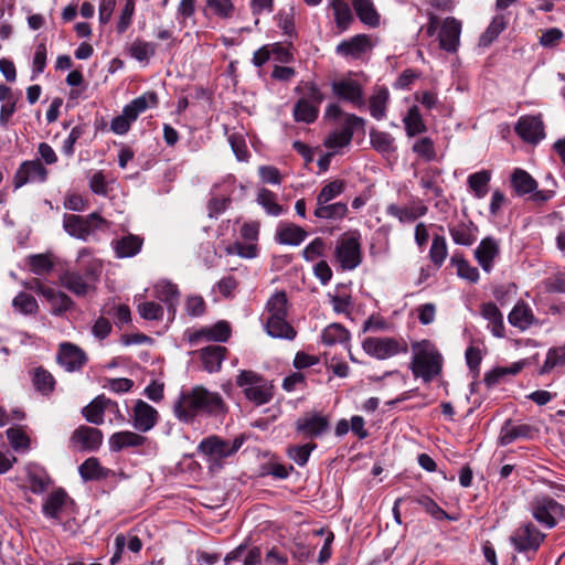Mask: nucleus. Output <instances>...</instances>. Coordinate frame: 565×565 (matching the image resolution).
Listing matches in <instances>:
<instances>
[{
	"label": "nucleus",
	"instance_id": "obj_15",
	"mask_svg": "<svg viewBox=\"0 0 565 565\" xmlns=\"http://www.w3.org/2000/svg\"><path fill=\"white\" fill-rule=\"evenodd\" d=\"M60 284L77 297H85L96 290V286L78 270L66 269L60 275Z\"/></svg>",
	"mask_w": 565,
	"mask_h": 565
},
{
	"label": "nucleus",
	"instance_id": "obj_61",
	"mask_svg": "<svg viewBox=\"0 0 565 565\" xmlns=\"http://www.w3.org/2000/svg\"><path fill=\"white\" fill-rule=\"evenodd\" d=\"M439 175V171L437 169H427L425 170L419 180L420 186L426 192H433L436 196L441 195V189L437 184V177Z\"/></svg>",
	"mask_w": 565,
	"mask_h": 565
},
{
	"label": "nucleus",
	"instance_id": "obj_29",
	"mask_svg": "<svg viewBox=\"0 0 565 565\" xmlns=\"http://www.w3.org/2000/svg\"><path fill=\"white\" fill-rule=\"evenodd\" d=\"M452 241L458 245L470 246L477 241L478 227L470 220L448 226Z\"/></svg>",
	"mask_w": 565,
	"mask_h": 565
},
{
	"label": "nucleus",
	"instance_id": "obj_14",
	"mask_svg": "<svg viewBox=\"0 0 565 565\" xmlns=\"http://www.w3.org/2000/svg\"><path fill=\"white\" fill-rule=\"evenodd\" d=\"M329 427V418L317 412L306 413L295 423L296 431L305 438L320 437L328 431Z\"/></svg>",
	"mask_w": 565,
	"mask_h": 565
},
{
	"label": "nucleus",
	"instance_id": "obj_34",
	"mask_svg": "<svg viewBox=\"0 0 565 565\" xmlns=\"http://www.w3.org/2000/svg\"><path fill=\"white\" fill-rule=\"evenodd\" d=\"M307 236L303 228L291 223L279 224L276 239L284 245H299Z\"/></svg>",
	"mask_w": 565,
	"mask_h": 565
},
{
	"label": "nucleus",
	"instance_id": "obj_27",
	"mask_svg": "<svg viewBox=\"0 0 565 565\" xmlns=\"http://www.w3.org/2000/svg\"><path fill=\"white\" fill-rule=\"evenodd\" d=\"M428 209L423 202H412L406 206H399L397 204H390L386 207L388 215L396 217L401 223H411L416 221L418 217L424 216Z\"/></svg>",
	"mask_w": 565,
	"mask_h": 565
},
{
	"label": "nucleus",
	"instance_id": "obj_49",
	"mask_svg": "<svg viewBox=\"0 0 565 565\" xmlns=\"http://www.w3.org/2000/svg\"><path fill=\"white\" fill-rule=\"evenodd\" d=\"M321 338L324 344L334 345L348 342L350 333L342 324L331 323L323 330Z\"/></svg>",
	"mask_w": 565,
	"mask_h": 565
},
{
	"label": "nucleus",
	"instance_id": "obj_64",
	"mask_svg": "<svg viewBox=\"0 0 565 565\" xmlns=\"http://www.w3.org/2000/svg\"><path fill=\"white\" fill-rule=\"evenodd\" d=\"M185 312L190 317H201L206 310V305L201 296H189L185 300Z\"/></svg>",
	"mask_w": 565,
	"mask_h": 565
},
{
	"label": "nucleus",
	"instance_id": "obj_30",
	"mask_svg": "<svg viewBox=\"0 0 565 565\" xmlns=\"http://www.w3.org/2000/svg\"><path fill=\"white\" fill-rule=\"evenodd\" d=\"M152 369L147 370L146 373L150 376V383L143 388V394L157 403L163 398L164 383L158 377L162 374V364L160 361L151 362Z\"/></svg>",
	"mask_w": 565,
	"mask_h": 565
},
{
	"label": "nucleus",
	"instance_id": "obj_2",
	"mask_svg": "<svg viewBox=\"0 0 565 565\" xmlns=\"http://www.w3.org/2000/svg\"><path fill=\"white\" fill-rule=\"evenodd\" d=\"M288 298L285 291H276L267 300L262 315L267 334L275 339L294 340L297 335L295 328L287 321Z\"/></svg>",
	"mask_w": 565,
	"mask_h": 565
},
{
	"label": "nucleus",
	"instance_id": "obj_8",
	"mask_svg": "<svg viewBox=\"0 0 565 565\" xmlns=\"http://www.w3.org/2000/svg\"><path fill=\"white\" fill-rule=\"evenodd\" d=\"M305 89L306 94L295 104L292 115L297 122L312 124L318 118L324 95L315 83H307Z\"/></svg>",
	"mask_w": 565,
	"mask_h": 565
},
{
	"label": "nucleus",
	"instance_id": "obj_50",
	"mask_svg": "<svg viewBox=\"0 0 565 565\" xmlns=\"http://www.w3.org/2000/svg\"><path fill=\"white\" fill-rule=\"evenodd\" d=\"M140 437L131 431L115 433L109 438V448L111 451H120L127 447L138 446Z\"/></svg>",
	"mask_w": 565,
	"mask_h": 565
},
{
	"label": "nucleus",
	"instance_id": "obj_4",
	"mask_svg": "<svg viewBox=\"0 0 565 565\" xmlns=\"http://www.w3.org/2000/svg\"><path fill=\"white\" fill-rule=\"evenodd\" d=\"M63 228L70 236L86 242L94 233L107 231L109 222L96 212L87 216L64 214Z\"/></svg>",
	"mask_w": 565,
	"mask_h": 565
},
{
	"label": "nucleus",
	"instance_id": "obj_31",
	"mask_svg": "<svg viewBox=\"0 0 565 565\" xmlns=\"http://www.w3.org/2000/svg\"><path fill=\"white\" fill-rule=\"evenodd\" d=\"M226 352L227 350L225 347L216 344L203 348L200 352V356L204 369L210 373L220 371Z\"/></svg>",
	"mask_w": 565,
	"mask_h": 565
},
{
	"label": "nucleus",
	"instance_id": "obj_43",
	"mask_svg": "<svg viewBox=\"0 0 565 565\" xmlns=\"http://www.w3.org/2000/svg\"><path fill=\"white\" fill-rule=\"evenodd\" d=\"M45 291V299L50 303L51 312L54 316H60L70 310L74 306V301L72 300V298L67 296L65 292L54 290L53 288L51 290Z\"/></svg>",
	"mask_w": 565,
	"mask_h": 565
},
{
	"label": "nucleus",
	"instance_id": "obj_60",
	"mask_svg": "<svg viewBox=\"0 0 565 565\" xmlns=\"http://www.w3.org/2000/svg\"><path fill=\"white\" fill-rule=\"evenodd\" d=\"M415 502L422 505L427 513H429L434 519L441 520H451V518L431 498L427 495H422L415 499Z\"/></svg>",
	"mask_w": 565,
	"mask_h": 565
},
{
	"label": "nucleus",
	"instance_id": "obj_9",
	"mask_svg": "<svg viewBox=\"0 0 565 565\" xmlns=\"http://www.w3.org/2000/svg\"><path fill=\"white\" fill-rule=\"evenodd\" d=\"M362 348L366 354L379 360L390 359L401 353H407L408 345L404 339L387 337H369Z\"/></svg>",
	"mask_w": 565,
	"mask_h": 565
},
{
	"label": "nucleus",
	"instance_id": "obj_44",
	"mask_svg": "<svg viewBox=\"0 0 565 565\" xmlns=\"http://www.w3.org/2000/svg\"><path fill=\"white\" fill-rule=\"evenodd\" d=\"M403 122L408 137H414L427 130L417 106H413L408 109L406 116L403 118Z\"/></svg>",
	"mask_w": 565,
	"mask_h": 565
},
{
	"label": "nucleus",
	"instance_id": "obj_3",
	"mask_svg": "<svg viewBox=\"0 0 565 565\" xmlns=\"http://www.w3.org/2000/svg\"><path fill=\"white\" fill-rule=\"evenodd\" d=\"M414 355L411 370L415 377L428 383L436 377L443 367V356L437 348L428 340L413 344Z\"/></svg>",
	"mask_w": 565,
	"mask_h": 565
},
{
	"label": "nucleus",
	"instance_id": "obj_7",
	"mask_svg": "<svg viewBox=\"0 0 565 565\" xmlns=\"http://www.w3.org/2000/svg\"><path fill=\"white\" fill-rule=\"evenodd\" d=\"M529 510L533 519L545 529H553L564 514V507L545 494L535 495L529 503Z\"/></svg>",
	"mask_w": 565,
	"mask_h": 565
},
{
	"label": "nucleus",
	"instance_id": "obj_40",
	"mask_svg": "<svg viewBox=\"0 0 565 565\" xmlns=\"http://www.w3.org/2000/svg\"><path fill=\"white\" fill-rule=\"evenodd\" d=\"M111 246L118 258H127L135 256L139 252L141 242L138 236L129 234L113 241Z\"/></svg>",
	"mask_w": 565,
	"mask_h": 565
},
{
	"label": "nucleus",
	"instance_id": "obj_57",
	"mask_svg": "<svg viewBox=\"0 0 565 565\" xmlns=\"http://www.w3.org/2000/svg\"><path fill=\"white\" fill-rule=\"evenodd\" d=\"M565 365V347L552 348L546 354L545 362L540 374L550 373L556 366Z\"/></svg>",
	"mask_w": 565,
	"mask_h": 565
},
{
	"label": "nucleus",
	"instance_id": "obj_22",
	"mask_svg": "<svg viewBox=\"0 0 565 565\" xmlns=\"http://www.w3.org/2000/svg\"><path fill=\"white\" fill-rule=\"evenodd\" d=\"M500 255L499 242L491 237H484L475 250V257L480 267L490 273L493 268L494 259Z\"/></svg>",
	"mask_w": 565,
	"mask_h": 565
},
{
	"label": "nucleus",
	"instance_id": "obj_48",
	"mask_svg": "<svg viewBox=\"0 0 565 565\" xmlns=\"http://www.w3.org/2000/svg\"><path fill=\"white\" fill-rule=\"evenodd\" d=\"M28 264L30 270L39 276L49 274L54 267L53 256L50 253L30 255Z\"/></svg>",
	"mask_w": 565,
	"mask_h": 565
},
{
	"label": "nucleus",
	"instance_id": "obj_17",
	"mask_svg": "<svg viewBox=\"0 0 565 565\" xmlns=\"http://www.w3.org/2000/svg\"><path fill=\"white\" fill-rule=\"evenodd\" d=\"M71 444L83 451H95L103 444V433L90 426L82 425L71 436Z\"/></svg>",
	"mask_w": 565,
	"mask_h": 565
},
{
	"label": "nucleus",
	"instance_id": "obj_33",
	"mask_svg": "<svg viewBox=\"0 0 565 565\" xmlns=\"http://www.w3.org/2000/svg\"><path fill=\"white\" fill-rule=\"evenodd\" d=\"M163 316L164 309L160 303L153 301L143 302V328H148L156 322L158 329L154 333L162 334L168 329V324L162 322Z\"/></svg>",
	"mask_w": 565,
	"mask_h": 565
},
{
	"label": "nucleus",
	"instance_id": "obj_10",
	"mask_svg": "<svg viewBox=\"0 0 565 565\" xmlns=\"http://www.w3.org/2000/svg\"><path fill=\"white\" fill-rule=\"evenodd\" d=\"M335 258L343 270L356 268L362 262L360 235L344 234L337 244Z\"/></svg>",
	"mask_w": 565,
	"mask_h": 565
},
{
	"label": "nucleus",
	"instance_id": "obj_1",
	"mask_svg": "<svg viewBox=\"0 0 565 565\" xmlns=\"http://www.w3.org/2000/svg\"><path fill=\"white\" fill-rule=\"evenodd\" d=\"M173 409L180 420L188 423L199 415H223L227 412V406L217 392L196 385L181 392Z\"/></svg>",
	"mask_w": 565,
	"mask_h": 565
},
{
	"label": "nucleus",
	"instance_id": "obj_28",
	"mask_svg": "<svg viewBox=\"0 0 565 565\" xmlns=\"http://www.w3.org/2000/svg\"><path fill=\"white\" fill-rule=\"evenodd\" d=\"M140 113L141 97H137L124 108L120 116L113 119L111 130L118 135L126 134L129 130L131 122L137 120Z\"/></svg>",
	"mask_w": 565,
	"mask_h": 565
},
{
	"label": "nucleus",
	"instance_id": "obj_25",
	"mask_svg": "<svg viewBox=\"0 0 565 565\" xmlns=\"http://www.w3.org/2000/svg\"><path fill=\"white\" fill-rule=\"evenodd\" d=\"M57 361L66 371L74 372L85 364L86 355L78 347L72 343H62Z\"/></svg>",
	"mask_w": 565,
	"mask_h": 565
},
{
	"label": "nucleus",
	"instance_id": "obj_12",
	"mask_svg": "<svg viewBox=\"0 0 565 565\" xmlns=\"http://www.w3.org/2000/svg\"><path fill=\"white\" fill-rule=\"evenodd\" d=\"M365 120L354 114H347L343 126L339 130L332 131L324 140V146L328 149L333 150V153L338 150L348 147L351 143L354 131L358 129H364Z\"/></svg>",
	"mask_w": 565,
	"mask_h": 565
},
{
	"label": "nucleus",
	"instance_id": "obj_37",
	"mask_svg": "<svg viewBox=\"0 0 565 565\" xmlns=\"http://www.w3.org/2000/svg\"><path fill=\"white\" fill-rule=\"evenodd\" d=\"M78 472L84 481H90L107 478L110 470L104 468L98 458L90 457L78 467Z\"/></svg>",
	"mask_w": 565,
	"mask_h": 565
},
{
	"label": "nucleus",
	"instance_id": "obj_5",
	"mask_svg": "<svg viewBox=\"0 0 565 565\" xmlns=\"http://www.w3.org/2000/svg\"><path fill=\"white\" fill-rule=\"evenodd\" d=\"M244 443L243 436H237L233 440H225L221 437L213 435L204 438L199 444V451H201L206 460L218 468L222 467L223 460L233 456L238 451Z\"/></svg>",
	"mask_w": 565,
	"mask_h": 565
},
{
	"label": "nucleus",
	"instance_id": "obj_58",
	"mask_svg": "<svg viewBox=\"0 0 565 565\" xmlns=\"http://www.w3.org/2000/svg\"><path fill=\"white\" fill-rule=\"evenodd\" d=\"M451 263L457 267V273L460 278L473 284L479 280L478 268L471 266L463 257L455 255L451 258Z\"/></svg>",
	"mask_w": 565,
	"mask_h": 565
},
{
	"label": "nucleus",
	"instance_id": "obj_26",
	"mask_svg": "<svg viewBox=\"0 0 565 565\" xmlns=\"http://www.w3.org/2000/svg\"><path fill=\"white\" fill-rule=\"evenodd\" d=\"M372 49V42L366 34H356L337 45L335 52L342 56L360 57Z\"/></svg>",
	"mask_w": 565,
	"mask_h": 565
},
{
	"label": "nucleus",
	"instance_id": "obj_35",
	"mask_svg": "<svg viewBox=\"0 0 565 565\" xmlns=\"http://www.w3.org/2000/svg\"><path fill=\"white\" fill-rule=\"evenodd\" d=\"M481 316L488 320L492 334L497 338L504 337L503 317L498 306L493 302H487L481 306Z\"/></svg>",
	"mask_w": 565,
	"mask_h": 565
},
{
	"label": "nucleus",
	"instance_id": "obj_32",
	"mask_svg": "<svg viewBox=\"0 0 565 565\" xmlns=\"http://www.w3.org/2000/svg\"><path fill=\"white\" fill-rule=\"evenodd\" d=\"M352 7L360 21L370 26L376 28L380 24V14L377 13L372 0H351Z\"/></svg>",
	"mask_w": 565,
	"mask_h": 565
},
{
	"label": "nucleus",
	"instance_id": "obj_38",
	"mask_svg": "<svg viewBox=\"0 0 565 565\" xmlns=\"http://www.w3.org/2000/svg\"><path fill=\"white\" fill-rule=\"evenodd\" d=\"M330 8L333 11L337 28L341 32L348 30L354 20L350 4L345 0H331Z\"/></svg>",
	"mask_w": 565,
	"mask_h": 565
},
{
	"label": "nucleus",
	"instance_id": "obj_13",
	"mask_svg": "<svg viewBox=\"0 0 565 565\" xmlns=\"http://www.w3.org/2000/svg\"><path fill=\"white\" fill-rule=\"evenodd\" d=\"M514 130L527 143L536 145L545 138V126L541 114L521 116Z\"/></svg>",
	"mask_w": 565,
	"mask_h": 565
},
{
	"label": "nucleus",
	"instance_id": "obj_18",
	"mask_svg": "<svg viewBox=\"0 0 565 565\" xmlns=\"http://www.w3.org/2000/svg\"><path fill=\"white\" fill-rule=\"evenodd\" d=\"M539 435V428L529 424L514 425L512 420H507L501 427L499 444L508 446L518 439L532 440Z\"/></svg>",
	"mask_w": 565,
	"mask_h": 565
},
{
	"label": "nucleus",
	"instance_id": "obj_46",
	"mask_svg": "<svg viewBox=\"0 0 565 565\" xmlns=\"http://www.w3.org/2000/svg\"><path fill=\"white\" fill-rule=\"evenodd\" d=\"M370 142L381 153L390 154L396 149L394 137L385 131L372 129L370 131Z\"/></svg>",
	"mask_w": 565,
	"mask_h": 565
},
{
	"label": "nucleus",
	"instance_id": "obj_20",
	"mask_svg": "<svg viewBox=\"0 0 565 565\" xmlns=\"http://www.w3.org/2000/svg\"><path fill=\"white\" fill-rule=\"evenodd\" d=\"M47 170L39 160L24 161L14 174V185L20 188L31 182H44Z\"/></svg>",
	"mask_w": 565,
	"mask_h": 565
},
{
	"label": "nucleus",
	"instance_id": "obj_6",
	"mask_svg": "<svg viewBox=\"0 0 565 565\" xmlns=\"http://www.w3.org/2000/svg\"><path fill=\"white\" fill-rule=\"evenodd\" d=\"M236 384L243 388L245 397L256 405H264L273 398V386L254 371H241Z\"/></svg>",
	"mask_w": 565,
	"mask_h": 565
},
{
	"label": "nucleus",
	"instance_id": "obj_63",
	"mask_svg": "<svg viewBox=\"0 0 565 565\" xmlns=\"http://www.w3.org/2000/svg\"><path fill=\"white\" fill-rule=\"evenodd\" d=\"M507 28V22L503 15H497L492 19L490 25L482 34L481 41L491 42Z\"/></svg>",
	"mask_w": 565,
	"mask_h": 565
},
{
	"label": "nucleus",
	"instance_id": "obj_51",
	"mask_svg": "<svg viewBox=\"0 0 565 565\" xmlns=\"http://www.w3.org/2000/svg\"><path fill=\"white\" fill-rule=\"evenodd\" d=\"M256 201L269 215L278 216L284 212L282 206L277 202V195L268 189H260Z\"/></svg>",
	"mask_w": 565,
	"mask_h": 565
},
{
	"label": "nucleus",
	"instance_id": "obj_41",
	"mask_svg": "<svg viewBox=\"0 0 565 565\" xmlns=\"http://www.w3.org/2000/svg\"><path fill=\"white\" fill-rule=\"evenodd\" d=\"M511 185L518 195L532 193L537 188V182L523 169H515L511 175Z\"/></svg>",
	"mask_w": 565,
	"mask_h": 565
},
{
	"label": "nucleus",
	"instance_id": "obj_16",
	"mask_svg": "<svg viewBox=\"0 0 565 565\" xmlns=\"http://www.w3.org/2000/svg\"><path fill=\"white\" fill-rule=\"evenodd\" d=\"M461 28V22L454 17L443 20L438 33L439 45L443 50L449 53H455L458 50Z\"/></svg>",
	"mask_w": 565,
	"mask_h": 565
},
{
	"label": "nucleus",
	"instance_id": "obj_59",
	"mask_svg": "<svg viewBox=\"0 0 565 565\" xmlns=\"http://www.w3.org/2000/svg\"><path fill=\"white\" fill-rule=\"evenodd\" d=\"M12 306L17 311L23 315L35 313L39 308L35 298L25 292H20L15 296L13 298Z\"/></svg>",
	"mask_w": 565,
	"mask_h": 565
},
{
	"label": "nucleus",
	"instance_id": "obj_21",
	"mask_svg": "<svg viewBox=\"0 0 565 565\" xmlns=\"http://www.w3.org/2000/svg\"><path fill=\"white\" fill-rule=\"evenodd\" d=\"M331 87L338 98L350 102L358 108H362L365 105L363 89L358 82L353 79H341L333 82Z\"/></svg>",
	"mask_w": 565,
	"mask_h": 565
},
{
	"label": "nucleus",
	"instance_id": "obj_52",
	"mask_svg": "<svg viewBox=\"0 0 565 565\" xmlns=\"http://www.w3.org/2000/svg\"><path fill=\"white\" fill-rule=\"evenodd\" d=\"M345 189V182L343 180H333L326 184L317 196V204L322 205L329 203L338 198Z\"/></svg>",
	"mask_w": 565,
	"mask_h": 565
},
{
	"label": "nucleus",
	"instance_id": "obj_39",
	"mask_svg": "<svg viewBox=\"0 0 565 565\" xmlns=\"http://www.w3.org/2000/svg\"><path fill=\"white\" fill-rule=\"evenodd\" d=\"M390 99L388 89L385 87H377L369 100V108L371 116L376 120H382L386 117L387 103Z\"/></svg>",
	"mask_w": 565,
	"mask_h": 565
},
{
	"label": "nucleus",
	"instance_id": "obj_45",
	"mask_svg": "<svg viewBox=\"0 0 565 565\" xmlns=\"http://www.w3.org/2000/svg\"><path fill=\"white\" fill-rule=\"evenodd\" d=\"M153 295L159 300L173 308L180 294L177 285L168 280H160L153 286Z\"/></svg>",
	"mask_w": 565,
	"mask_h": 565
},
{
	"label": "nucleus",
	"instance_id": "obj_42",
	"mask_svg": "<svg viewBox=\"0 0 565 565\" xmlns=\"http://www.w3.org/2000/svg\"><path fill=\"white\" fill-rule=\"evenodd\" d=\"M349 212L347 203L335 202V203H324L322 205H317L315 209V216L322 220L337 221L342 220L347 216Z\"/></svg>",
	"mask_w": 565,
	"mask_h": 565
},
{
	"label": "nucleus",
	"instance_id": "obj_19",
	"mask_svg": "<svg viewBox=\"0 0 565 565\" xmlns=\"http://www.w3.org/2000/svg\"><path fill=\"white\" fill-rule=\"evenodd\" d=\"M105 412L115 413L121 420H124V417L119 414L117 403L105 397L104 395L97 396L87 406H85L83 408V416L87 422L95 425H100L104 422Z\"/></svg>",
	"mask_w": 565,
	"mask_h": 565
},
{
	"label": "nucleus",
	"instance_id": "obj_62",
	"mask_svg": "<svg viewBox=\"0 0 565 565\" xmlns=\"http://www.w3.org/2000/svg\"><path fill=\"white\" fill-rule=\"evenodd\" d=\"M564 38V32L558 28H551L542 32L539 43L546 49L556 47Z\"/></svg>",
	"mask_w": 565,
	"mask_h": 565
},
{
	"label": "nucleus",
	"instance_id": "obj_53",
	"mask_svg": "<svg viewBox=\"0 0 565 565\" xmlns=\"http://www.w3.org/2000/svg\"><path fill=\"white\" fill-rule=\"evenodd\" d=\"M316 448L317 444L315 443L292 445L287 448V456L298 466L303 467L308 462L311 451Z\"/></svg>",
	"mask_w": 565,
	"mask_h": 565
},
{
	"label": "nucleus",
	"instance_id": "obj_47",
	"mask_svg": "<svg viewBox=\"0 0 565 565\" xmlns=\"http://www.w3.org/2000/svg\"><path fill=\"white\" fill-rule=\"evenodd\" d=\"M491 180V172L488 170H481L475 172L468 177V185L475 193L476 198L482 199L488 193V184Z\"/></svg>",
	"mask_w": 565,
	"mask_h": 565
},
{
	"label": "nucleus",
	"instance_id": "obj_11",
	"mask_svg": "<svg viewBox=\"0 0 565 565\" xmlns=\"http://www.w3.org/2000/svg\"><path fill=\"white\" fill-rule=\"evenodd\" d=\"M544 540L545 534L531 522L520 525L510 536L511 544L519 553H535Z\"/></svg>",
	"mask_w": 565,
	"mask_h": 565
},
{
	"label": "nucleus",
	"instance_id": "obj_23",
	"mask_svg": "<svg viewBox=\"0 0 565 565\" xmlns=\"http://www.w3.org/2000/svg\"><path fill=\"white\" fill-rule=\"evenodd\" d=\"M76 263L85 277L96 286L103 271L102 259L93 256L89 248L83 247L77 253Z\"/></svg>",
	"mask_w": 565,
	"mask_h": 565
},
{
	"label": "nucleus",
	"instance_id": "obj_54",
	"mask_svg": "<svg viewBox=\"0 0 565 565\" xmlns=\"http://www.w3.org/2000/svg\"><path fill=\"white\" fill-rule=\"evenodd\" d=\"M412 150L415 154H417L419 158L424 159L425 161H434L437 158V151L435 148V143H434L433 139L429 137L418 138L414 142Z\"/></svg>",
	"mask_w": 565,
	"mask_h": 565
},
{
	"label": "nucleus",
	"instance_id": "obj_24",
	"mask_svg": "<svg viewBox=\"0 0 565 565\" xmlns=\"http://www.w3.org/2000/svg\"><path fill=\"white\" fill-rule=\"evenodd\" d=\"M72 503L71 498L64 489H56L45 498L42 512L46 518L60 520L62 512Z\"/></svg>",
	"mask_w": 565,
	"mask_h": 565
},
{
	"label": "nucleus",
	"instance_id": "obj_36",
	"mask_svg": "<svg viewBox=\"0 0 565 565\" xmlns=\"http://www.w3.org/2000/svg\"><path fill=\"white\" fill-rule=\"evenodd\" d=\"M509 322L521 330H526L534 322L532 309L523 301L518 302L509 313Z\"/></svg>",
	"mask_w": 565,
	"mask_h": 565
},
{
	"label": "nucleus",
	"instance_id": "obj_56",
	"mask_svg": "<svg viewBox=\"0 0 565 565\" xmlns=\"http://www.w3.org/2000/svg\"><path fill=\"white\" fill-rule=\"evenodd\" d=\"M33 384L39 392L47 395L54 390L55 380L50 372L42 367H38L34 370Z\"/></svg>",
	"mask_w": 565,
	"mask_h": 565
},
{
	"label": "nucleus",
	"instance_id": "obj_55",
	"mask_svg": "<svg viewBox=\"0 0 565 565\" xmlns=\"http://www.w3.org/2000/svg\"><path fill=\"white\" fill-rule=\"evenodd\" d=\"M448 255V248L446 238L440 235H436L433 238L431 246L429 249V258L436 267H441Z\"/></svg>",
	"mask_w": 565,
	"mask_h": 565
}]
</instances>
